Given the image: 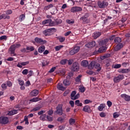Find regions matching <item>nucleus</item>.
<instances>
[{
	"mask_svg": "<svg viewBox=\"0 0 130 130\" xmlns=\"http://www.w3.org/2000/svg\"><path fill=\"white\" fill-rule=\"evenodd\" d=\"M53 32H56V29L54 27L45 29L43 31V34L45 36H51L53 34Z\"/></svg>",
	"mask_w": 130,
	"mask_h": 130,
	"instance_id": "nucleus-1",
	"label": "nucleus"
},
{
	"mask_svg": "<svg viewBox=\"0 0 130 130\" xmlns=\"http://www.w3.org/2000/svg\"><path fill=\"white\" fill-rule=\"evenodd\" d=\"M108 6V3L105 1H98V6L100 9H104L106 7Z\"/></svg>",
	"mask_w": 130,
	"mask_h": 130,
	"instance_id": "nucleus-2",
	"label": "nucleus"
},
{
	"mask_svg": "<svg viewBox=\"0 0 130 130\" xmlns=\"http://www.w3.org/2000/svg\"><path fill=\"white\" fill-rule=\"evenodd\" d=\"M79 51H80V46H75L74 48L70 51L69 54L70 55H74V54L78 53Z\"/></svg>",
	"mask_w": 130,
	"mask_h": 130,
	"instance_id": "nucleus-3",
	"label": "nucleus"
},
{
	"mask_svg": "<svg viewBox=\"0 0 130 130\" xmlns=\"http://www.w3.org/2000/svg\"><path fill=\"white\" fill-rule=\"evenodd\" d=\"M124 76L123 75H119L117 76L114 77L113 81L115 83H119L120 81L123 80Z\"/></svg>",
	"mask_w": 130,
	"mask_h": 130,
	"instance_id": "nucleus-4",
	"label": "nucleus"
},
{
	"mask_svg": "<svg viewBox=\"0 0 130 130\" xmlns=\"http://www.w3.org/2000/svg\"><path fill=\"white\" fill-rule=\"evenodd\" d=\"M81 11H83V9L78 6L73 7L70 10L71 13H78V12H81Z\"/></svg>",
	"mask_w": 130,
	"mask_h": 130,
	"instance_id": "nucleus-5",
	"label": "nucleus"
},
{
	"mask_svg": "<svg viewBox=\"0 0 130 130\" xmlns=\"http://www.w3.org/2000/svg\"><path fill=\"white\" fill-rule=\"evenodd\" d=\"M9 123V118L6 116L0 117V123L1 124H7Z\"/></svg>",
	"mask_w": 130,
	"mask_h": 130,
	"instance_id": "nucleus-6",
	"label": "nucleus"
},
{
	"mask_svg": "<svg viewBox=\"0 0 130 130\" xmlns=\"http://www.w3.org/2000/svg\"><path fill=\"white\" fill-rule=\"evenodd\" d=\"M109 40L108 39H105L104 40H101L99 41V44L100 46H106L108 43Z\"/></svg>",
	"mask_w": 130,
	"mask_h": 130,
	"instance_id": "nucleus-7",
	"label": "nucleus"
},
{
	"mask_svg": "<svg viewBox=\"0 0 130 130\" xmlns=\"http://www.w3.org/2000/svg\"><path fill=\"white\" fill-rule=\"evenodd\" d=\"M35 41L38 44H41V45H43V44H45L46 43V41L42 40V39L36 37L35 38Z\"/></svg>",
	"mask_w": 130,
	"mask_h": 130,
	"instance_id": "nucleus-8",
	"label": "nucleus"
},
{
	"mask_svg": "<svg viewBox=\"0 0 130 130\" xmlns=\"http://www.w3.org/2000/svg\"><path fill=\"white\" fill-rule=\"evenodd\" d=\"M80 70V67L79 66V63L77 62H75L73 63L72 67V70L74 72H78Z\"/></svg>",
	"mask_w": 130,
	"mask_h": 130,
	"instance_id": "nucleus-9",
	"label": "nucleus"
},
{
	"mask_svg": "<svg viewBox=\"0 0 130 130\" xmlns=\"http://www.w3.org/2000/svg\"><path fill=\"white\" fill-rule=\"evenodd\" d=\"M56 113L57 114H59V115H61L62 114V105H59L56 107Z\"/></svg>",
	"mask_w": 130,
	"mask_h": 130,
	"instance_id": "nucleus-10",
	"label": "nucleus"
},
{
	"mask_svg": "<svg viewBox=\"0 0 130 130\" xmlns=\"http://www.w3.org/2000/svg\"><path fill=\"white\" fill-rule=\"evenodd\" d=\"M83 111L87 112V113H91V112H92V110H91V107L89 106L86 105L83 107Z\"/></svg>",
	"mask_w": 130,
	"mask_h": 130,
	"instance_id": "nucleus-11",
	"label": "nucleus"
},
{
	"mask_svg": "<svg viewBox=\"0 0 130 130\" xmlns=\"http://www.w3.org/2000/svg\"><path fill=\"white\" fill-rule=\"evenodd\" d=\"M129 69H120L118 70V73H120L121 74H127L129 73Z\"/></svg>",
	"mask_w": 130,
	"mask_h": 130,
	"instance_id": "nucleus-12",
	"label": "nucleus"
},
{
	"mask_svg": "<svg viewBox=\"0 0 130 130\" xmlns=\"http://www.w3.org/2000/svg\"><path fill=\"white\" fill-rule=\"evenodd\" d=\"M95 45H96V43L95 41H92L86 44L85 46L86 47H87V48H92V47H94Z\"/></svg>",
	"mask_w": 130,
	"mask_h": 130,
	"instance_id": "nucleus-13",
	"label": "nucleus"
},
{
	"mask_svg": "<svg viewBox=\"0 0 130 130\" xmlns=\"http://www.w3.org/2000/svg\"><path fill=\"white\" fill-rule=\"evenodd\" d=\"M29 61H27L25 62H19L17 64V67H18V68H20V69H21V68H23V66H27V64H29Z\"/></svg>",
	"mask_w": 130,
	"mask_h": 130,
	"instance_id": "nucleus-14",
	"label": "nucleus"
},
{
	"mask_svg": "<svg viewBox=\"0 0 130 130\" xmlns=\"http://www.w3.org/2000/svg\"><path fill=\"white\" fill-rule=\"evenodd\" d=\"M100 48L98 50V52L100 53H102L103 52H105L107 50V47L103 46H100Z\"/></svg>",
	"mask_w": 130,
	"mask_h": 130,
	"instance_id": "nucleus-15",
	"label": "nucleus"
},
{
	"mask_svg": "<svg viewBox=\"0 0 130 130\" xmlns=\"http://www.w3.org/2000/svg\"><path fill=\"white\" fill-rule=\"evenodd\" d=\"M38 94H39V91L36 89H34L30 92V95L32 97L37 96Z\"/></svg>",
	"mask_w": 130,
	"mask_h": 130,
	"instance_id": "nucleus-16",
	"label": "nucleus"
},
{
	"mask_svg": "<svg viewBox=\"0 0 130 130\" xmlns=\"http://www.w3.org/2000/svg\"><path fill=\"white\" fill-rule=\"evenodd\" d=\"M92 36L94 39H97L98 37H100V36H101V32L95 31L93 34Z\"/></svg>",
	"mask_w": 130,
	"mask_h": 130,
	"instance_id": "nucleus-17",
	"label": "nucleus"
},
{
	"mask_svg": "<svg viewBox=\"0 0 130 130\" xmlns=\"http://www.w3.org/2000/svg\"><path fill=\"white\" fill-rule=\"evenodd\" d=\"M122 47H123V44L122 43L118 44L114 47V50L115 51H118V50H120Z\"/></svg>",
	"mask_w": 130,
	"mask_h": 130,
	"instance_id": "nucleus-18",
	"label": "nucleus"
},
{
	"mask_svg": "<svg viewBox=\"0 0 130 130\" xmlns=\"http://www.w3.org/2000/svg\"><path fill=\"white\" fill-rule=\"evenodd\" d=\"M96 63V62L95 61H91L89 64H88V69L89 70H93L94 68L95 67V64Z\"/></svg>",
	"mask_w": 130,
	"mask_h": 130,
	"instance_id": "nucleus-19",
	"label": "nucleus"
},
{
	"mask_svg": "<svg viewBox=\"0 0 130 130\" xmlns=\"http://www.w3.org/2000/svg\"><path fill=\"white\" fill-rule=\"evenodd\" d=\"M9 50L11 52V54H12V56H16V54H15V50H16V49L14 48L13 45L11 46Z\"/></svg>",
	"mask_w": 130,
	"mask_h": 130,
	"instance_id": "nucleus-20",
	"label": "nucleus"
},
{
	"mask_svg": "<svg viewBox=\"0 0 130 130\" xmlns=\"http://www.w3.org/2000/svg\"><path fill=\"white\" fill-rule=\"evenodd\" d=\"M121 98L124 99L125 101L129 102L130 101V96L126 95L125 94H123L121 95Z\"/></svg>",
	"mask_w": 130,
	"mask_h": 130,
	"instance_id": "nucleus-21",
	"label": "nucleus"
},
{
	"mask_svg": "<svg viewBox=\"0 0 130 130\" xmlns=\"http://www.w3.org/2000/svg\"><path fill=\"white\" fill-rule=\"evenodd\" d=\"M57 88L58 90H60L61 91H64L66 90V87H63L62 83H58Z\"/></svg>",
	"mask_w": 130,
	"mask_h": 130,
	"instance_id": "nucleus-22",
	"label": "nucleus"
},
{
	"mask_svg": "<svg viewBox=\"0 0 130 130\" xmlns=\"http://www.w3.org/2000/svg\"><path fill=\"white\" fill-rule=\"evenodd\" d=\"M81 66L82 67H83V68H87V67L89 66V63L87 60H83L81 61Z\"/></svg>",
	"mask_w": 130,
	"mask_h": 130,
	"instance_id": "nucleus-23",
	"label": "nucleus"
},
{
	"mask_svg": "<svg viewBox=\"0 0 130 130\" xmlns=\"http://www.w3.org/2000/svg\"><path fill=\"white\" fill-rule=\"evenodd\" d=\"M94 68L96 69V72H100L102 69L99 63H95Z\"/></svg>",
	"mask_w": 130,
	"mask_h": 130,
	"instance_id": "nucleus-24",
	"label": "nucleus"
},
{
	"mask_svg": "<svg viewBox=\"0 0 130 130\" xmlns=\"http://www.w3.org/2000/svg\"><path fill=\"white\" fill-rule=\"evenodd\" d=\"M105 104H101L98 107L99 111H103L104 109H105Z\"/></svg>",
	"mask_w": 130,
	"mask_h": 130,
	"instance_id": "nucleus-25",
	"label": "nucleus"
},
{
	"mask_svg": "<svg viewBox=\"0 0 130 130\" xmlns=\"http://www.w3.org/2000/svg\"><path fill=\"white\" fill-rule=\"evenodd\" d=\"M45 50V46L42 45L39 47L38 51L39 53H42Z\"/></svg>",
	"mask_w": 130,
	"mask_h": 130,
	"instance_id": "nucleus-26",
	"label": "nucleus"
},
{
	"mask_svg": "<svg viewBox=\"0 0 130 130\" xmlns=\"http://www.w3.org/2000/svg\"><path fill=\"white\" fill-rule=\"evenodd\" d=\"M18 113V110H13L10 111L8 112V115L12 116L14 115V114H17Z\"/></svg>",
	"mask_w": 130,
	"mask_h": 130,
	"instance_id": "nucleus-27",
	"label": "nucleus"
},
{
	"mask_svg": "<svg viewBox=\"0 0 130 130\" xmlns=\"http://www.w3.org/2000/svg\"><path fill=\"white\" fill-rule=\"evenodd\" d=\"M114 42L116 44H119L121 42V38L117 37L114 39Z\"/></svg>",
	"mask_w": 130,
	"mask_h": 130,
	"instance_id": "nucleus-28",
	"label": "nucleus"
},
{
	"mask_svg": "<svg viewBox=\"0 0 130 130\" xmlns=\"http://www.w3.org/2000/svg\"><path fill=\"white\" fill-rule=\"evenodd\" d=\"M40 100H41V99L36 97L30 100L29 101L31 102H38V101H40Z\"/></svg>",
	"mask_w": 130,
	"mask_h": 130,
	"instance_id": "nucleus-29",
	"label": "nucleus"
},
{
	"mask_svg": "<svg viewBox=\"0 0 130 130\" xmlns=\"http://www.w3.org/2000/svg\"><path fill=\"white\" fill-rule=\"evenodd\" d=\"M57 39L59 40V42L62 43L66 40V38L63 37H57Z\"/></svg>",
	"mask_w": 130,
	"mask_h": 130,
	"instance_id": "nucleus-30",
	"label": "nucleus"
},
{
	"mask_svg": "<svg viewBox=\"0 0 130 130\" xmlns=\"http://www.w3.org/2000/svg\"><path fill=\"white\" fill-rule=\"evenodd\" d=\"M53 5L52 4H50L47 6H45L44 8V10L47 11V10H49L50 9V8H53Z\"/></svg>",
	"mask_w": 130,
	"mask_h": 130,
	"instance_id": "nucleus-31",
	"label": "nucleus"
},
{
	"mask_svg": "<svg viewBox=\"0 0 130 130\" xmlns=\"http://www.w3.org/2000/svg\"><path fill=\"white\" fill-rule=\"evenodd\" d=\"M25 18H26V16L25 15V14L20 15L19 17V21H20V22H22V21H23V20H25Z\"/></svg>",
	"mask_w": 130,
	"mask_h": 130,
	"instance_id": "nucleus-32",
	"label": "nucleus"
},
{
	"mask_svg": "<svg viewBox=\"0 0 130 130\" xmlns=\"http://www.w3.org/2000/svg\"><path fill=\"white\" fill-rule=\"evenodd\" d=\"M51 21V19H45L42 21V25H45L46 24H49V22Z\"/></svg>",
	"mask_w": 130,
	"mask_h": 130,
	"instance_id": "nucleus-33",
	"label": "nucleus"
},
{
	"mask_svg": "<svg viewBox=\"0 0 130 130\" xmlns=\"http://www.w3.org/2000/svg\"><path fill=\"white\" fill-rule=\"evenodd\" d=\"M63 84L64 86H69V85L71 84V83L70 82V81L66 79V80H64V81L63 82Z\"/></svg>",
	"mask_w": 130,
	"mask_h": 130,
	"instance_id": "nucleus-34",
	"label": "nucleus"
},
{
	"mask_svg": "<svg viewBox=\"0 0 130 130\" xmlns=\"http://www.w3.org/2000/svg\"><path fill=\"white\" fill-rule=\"evenodd\" d=\"M76 94H77V92H76V91H72V92L71 94V97L72 100H74L76 96Z\"/></svg>",
	"mask_w": 130,
	"mask_h": 130,
	"instance_id": "nucleus-35",
	"label": "nucleus"
},
{
	"mask_svg": "<svg viewBox=\"0 0 130 130\" xmlns=\"http://www.w3.org/2000/svg\"><path fill=\"white\" fill-rule=\"evenodd\" d=\"M17 81L18 82L19 85L20 86H23L24 85V81L21 79V78H18L17 79Z\"/></svg>",
	"mask_w": 130,
	"mask_h": 130,
	"instance_id": "nucleus-36",
	"label": "nucleus"
},
{
	"mask_svg": "<svg viewBox=\"0 0 130 130\" xmlns=\"http://www.w3.org/2000/svg\"><path fill=\"white\" fill-rule=\"evenodd\" d=\"M75 122H76V120H75V119L70 118L69 119V124H70V125H73V124H74Z\"/></svg>",
	"mask_w": 130,
	"mask_h": 130,
	"instance_id": "nucleus-37",
	"label": "nucleus"
},
{
	"mask_svg": "<svg viewBox=\"0 0 130 130\" xmlns=\"http://www.w3.org/2000/svg\"><path fill=\"white\" fill-rule=\"evenodd\" d=\"M40 109H41V106H37V107H36L35 108H34L31 110V111H34V112L38 111V110H40Z\"/></svg>",
	"mask_w": 130,
	"mask_h": 130,
	"instance_id": "nucleus-38",
	"label": "nucleus"
},
{
	"mask_svg": "<svg viewBox=\"0 0 130 130\" xmlns=\"http://www.w3.org/2000/svg\"><path fill=\"white\" fill-rule=\"evenodd\" d=\"M75 105H77V106H82L83 104H82V103H80V100H77L75 101Z\"/></svg>",
	"mask_w": 130,
	"mask_h": 130,
	"instance_id": "nucleus-39",
	"label": "nucleus"
},
{
	"mask_svg": "<svg viewBox=\"0 0 130 130\" xmlns=\"http://www.w3.org/2000/svg\"><path fill=\"white\" fill-rule=\"evenodd\" d=\"M62 47H63L62 45L57 46L55 47V50L56 51H58L60 50V49L62 48Z\"/></svg>",
	"mask_w": 130,
	"mask_h": 130,
	"instance_id": "nucleus-40",
	"label": "nucleus"
},
{
	"mask_svg": "<svg viewBox=\"0 0 130 130\" xmlns=\"http://www.w3.org/2000/svg\"><path fill=\"white\" fill-rule=\"evenodd\" d=\"M2 16L3 17V19H4L5 20H6V19H7L8 20H10V19H11V17H10V16L7 15L5 14H2Z\"/></svg>",
	"mask_w": 130,
	"mask_h": 130,
	"instance_id": "nucleus-41",
	"label": "nucleus"
},
{
	"mask_svg": "<svg viewBox=\"0 0 130 130\" xmlns=\"http://www.w3.org/2000/svg\"><path fill=\"white\" fill-rule=\"evenodd\" d=\"M45 118H46V115L45 114L42 115L40 117V119L41 120H43V121L45 120Z\"/></svg>",
	"mask_w": 130,
	"mask_h": 130,
	"instance_id": "nucleus-42",
	"label": "nucleus"
},
{
	"mask_svg": "<svg viewBox=\"0 0 130 130\" xmlns=\"http://www.w3.org/2000/svg\"><path fill=\"white\" fill-rule=\"evenodd\" d=\"M8 86L7 85V84L6 83H3L1 85V87L3 90H7Z\"/></svg>",
	"mask_w": 130,
	"mask_h": 130,
	"instance_id": "nucleus-43",
	"label": "nucleus"
},
{
	"mask_svg": "<svg viewBox=\"0 0 130 130\" xmlns=\"http://www.w3.org/2000/svg\"><path fill=\"white\" fill-rule=\"evenodd\" d=\"M35 48H34V47L33 46H30L26 47V50H30V51H34L35 50Z\"/></svg>",
	"mask_w": 130,
	"mask_h": 130,
	"instance_id": "nucleus-44",
	"label": "nucleus"
},
{
	"mask_svg": "<svg viewBox=\"0 0 130 130\" xmlns=\"http://www.w3.org/2000/svg\"><path fill=\"white\" fill-rule=\"evenodd\" d=\"M55 22L57 25H59V24H61V23H62V20H61V19H57L55 20Z\"/></svg>",
	"mask_w": 130,
	"mask_h": 130,
	"instance_id": "nucleus-45",
	"label": "nucleus"
},
{
	"mask_svg": "<svg viewBox=\"0 0 130 130\" xmlns=\"http://www.w3.org/2000/svg\"><path fill=\"white\" fill-rule=\"evenodd\" d=\"M108 57H110V54H106L105 55L101 57V59H104L105 58H107Z\"/></svg>",
	"mask_w": 130,
	"mask_h": 130,
	"instance_id": "nucleus-46",
	"label": "nucleus"
},
{
	"mask_svg": "<svg viewBox=\"0 0 130 130\" xmlns=\"http://www.w3.org/2000/svg\"><path fill=\"white\" fill-rule=\"evenodd\" d=\"M79 89L81 93H84V92H85V91H86V88H85V87H84V86L80 87Z\"/></svg>",
	"mask_w": 130,
	"mask_h": 130,
	"instance_id": "nucleus-47",
	"label": "nucleus"
},
{
	"mask_svg": "<svg viewBox=\"0 0 130 130\" xmlns=\"http://www.w3.org/2000/svg\"><path fill=\"white\" fill-rule=\"evenodd\" d=\"M12 45L14 47V48H15V49L16 48H20V47L21 46V44L18 43L13 44Z\"/></svg>",
	"mask_w": 130,
	"mask_h": 130,
	"instance_id": "nucleus-48",
	"label": "nucleus"
},
{
	"mask_svg": "<svg viewBox=\"0 0 130 130\" xmlns=\"http://www.w3.org/2000/svg\"><path fill=\"white\" fill-rule=\"evenodd\" d=\"M81 78H82V75H81L77 76L75 79L76 82H80L81 81Z\"/></svg>",
	"mask_w": 130,
	"mask_h": 130,
	"instance_id": "nucleus-49",
	"label": "nucleus"
},
{
	"mask_svg": "<svg viewBox=\"0 0 130 130\" xmlns=\"http://www.w3.org/2000/svg\"><path fill=\"white\" fill-rule=\"evenodd\" d=\"M5 12L6 15H12V14H13V11H12L11 9H9Z\"/></svg>",
	"mask_w": 130,
	"mask_h": 130,
	"instance_id": "nucleus-50",
	"label": "nucleus"
},
{
	"mask_svg": "<svg viewBox=\"0 0 130 130\" xmlns=\"http://www.w3.org/2000/svg\"><path fill=\"white\" fill-rule=\"evenodd\" d=\"M34 73L33 71H32V70H30L28 72V74L27 75L28 78H30V77H32V76H33L34 75Z\"/></svg>",
	"mask_w": 130,
	"mask_h": 130,
	"instance_id": "nucleus-51",
	"label": "nucleus"
},
{
	"mask_svg": "<svg viewBox=\"0 0 130 130\" xmlns=\"http://www.w3.org/2000/svg\"><path fill=\"white\" fill-rule=\"evenodd\" d=\"M28 73V69H24L22 72V74L25 75H27Z\"/></svg>",
	"mask_w": 130,
	"mask_h": 130,
	"instance_id": "nucleus-52",
	"label": "nucleus"
},
{
	"mask_svg": "<svg viewBox=\"0 0 130 130\" xmlns=\"http://www.w3.org/2000/svg\"><path fill=\"white\" fill-rule=\"evenodd\" d=\"M120 68H121V64H116L113 67L114 69H120Z\"/></svg>",
	"mask_w": 130,
	"mask_h": 130,
	"instance_id": "nucleus-53",
	"label": "nucleus"
},
{
	"mask_svg": "<svg viewBox=\"0 0 130 130\" xmlns=\"http://www.w3.org/2000/svg\"><path fill=\"white\" fill-rule=\"evenodd\" d=\"M8 37L7 36H2L0 37V40H7Z\"/></svg>",
	"mask_w": 130,
	"mask_h": 130,
	"instance_id": "nucleus-54",
	"label": "nucleus"
},
{
	"mask_svg": "<svg viewBox=\"0 0 130 130\" xmlns=\"http://www.w3.org/2000/svg\"><path fill=\"white\" fill-rule=\"evenodd\" d=\"M57 121H60V122H63L64 120V118L61 117H58L57 119Z\"/></svg>",
	"mask_w": 130,
	"mask_h": 130,
	"instance_id": "nucleus-55",
	"label": "nucleus"
},
{
	"mask_svg": "<svg viewBox=\"0 0 130 130\" xmlns=\"http://www.w3.org/2000/svg\"><path fill=\"white\" fill-rule=\"evenodd\" d=\"M68 61V59H62L60 61L61 64H66Z\"/></svg>",
	"mask_w": 130,
	"mask_h": 130,
	"instance_id": "nucleus-56",
	"label": "nucleus"
},
{
	"mask_svg": "<svg viewBox=\"0 0 130 130\" xmlns=\"http://www.w3.org/2000/svg\"><path fill=\"white\" fill-rule=\"evenodd\" d=\"M67 23L68 24H74L75 23V21L73 20H67Z\"/></svg>",
	"mask_w": 130,
	"mask_h": 130,
	"instance_id": "nucleus-57",
	"label": "nucleus"
},
{
	"mask_svg": "<svg viewBox=\"0 0 130 130\" xmlns=\"http://www.w3.org/2000/svg\"><path fill=\"white\" fill-rule=\"evenodd\" d=\"M100 116H101V117H105L106 116V113L102 112L100 114Z\"/></svg>",
	"mask_w": 130,
	"mask_h": 130,
	"instance_id": "nucleus-58",
	"label": "nucleus"
},
{
	"mask_svg": "<svg viewBox=\"0 0 130 130\" xmlns=\"http://www.w3.org/2000/svg\"><path fill=\"white\" fill-rule=\"evenodd\" d=\"M107 104L108 107H111V106H112V102H111L110 101H107Z\"/></svg>",
	"mask_w": 130,
	"mask_h": 130,
	"instance_id": "nucleus-59",
	"label": "nucleus"
},
{
	"mask_svg": "<svg viewBox=\"0 0 130 130\" xmlns=\"http://www.w3.org/2000/svg\"><path fill=\"white\" fill-rule=\"evenodd\" d=\"M113 115L114 118H117V117H118L119 116V115L118 114V113H117L116 112L114 113Z\"/></svg>",
	"mask_w": 130,
	"mask_h": 130,
	"instance_id": "nucleus-60",
	"label": "nucleus"
},
{
	"mask_svg": "<svg viewBox=\"0 0 130 130\" xmlns=\"http://www.w3.org/2000/svg\"><path fill=\"white\" fill-rule=\"evenodd\" d=\"M89 103H92V101L90 100H85L84 101V104H89Z\"/></svg>",
	"mask_w": 130,
	"mask_h": 130,
	"instance_id": "nucleus-61",
	"label": "nucleus"
},
{
	"mask_svg": "<svg viewBox=\"0 0 130 130\" xmlns=\"http://www.w3.org/2000/svg\"><path fill=\"white\" fill-rule=\"evenodd\" d=\"M74 76V73L70 72L69 73L68 76L67 77V79H70L71 77H73Z\"/></svg>",
	"mask_w": 130,
	"mask_h": 130,
	"instance_id": "nucleus-62",
	"label": "nucleus"
},
{
	"mask_svg": "<svg viewBox=\"0 0 130 130\" xmlns=\"http://www.w3.org/2000/svg\"><path fill=\"white\" fill-rule=\"evenodd\" d=\"M6 85L8 86V87H12L13 83H12L11 81H7Z\"/></svg>",
	"mask_w": 130,
	"mask_h": 130,
	"instance_id": "nucleus-63",
	"label": "nucleus"
},
{
	"mask_svg": "<svg viewBox=\"0 0 130 130\" xmlns=\"http://www.w3.org/2000/svg\"><path fill=\"white\" fill-rule=\"evenodd\" d=\"M56 69V67H53L49 71V73H53V72H54V71H55Z\"/></svg>",
	"mask_w": 130,
	"mask_h": 130,
	"instance_id": "nucleus-64",
	"label": "nucleus"
}]
</instances>
